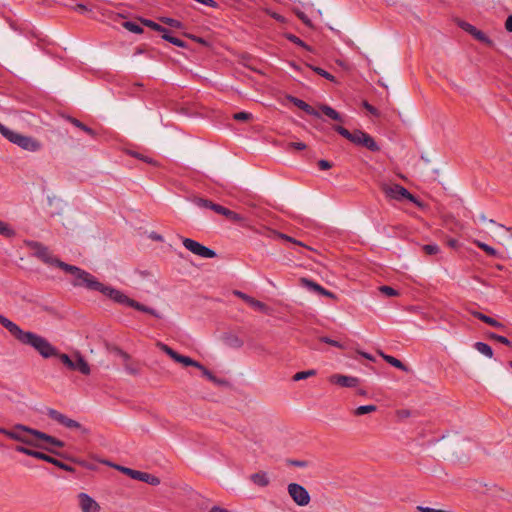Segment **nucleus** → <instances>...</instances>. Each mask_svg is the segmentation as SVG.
Returning <instances> with one entry per match:
<instances>
[{"instance_id": "56", "label": "nucleus", "mask_w": 512, "mask_h": 512, "mask_svg": "<svg viewBox=\"0 0 512 512\" xmlns=\"http://www.w3.org/2000/svg\"><path fill=\"white\" fill-rule=\"evenodd\" d=\"M227 218L232 220V221H234V222L242 221V217L239 214H237V213H235L233 211H230V214L227 216Z\"/></svg>"}, {"instance_id": "31", "label": "nucleus", "mask_w": 512, "mask_h": 512, "mask_svg": "<svg viewBox=\"0 0 512 512\" xmlns=\"http://www.w3.org/2000/svg\"><path fill=\"white\" fill-rule=\"evenodd\" d=\"M301 282H302L303 286H305L306 288H308L312 291H315L317 293H319L322 288V286H320L319 284H317L309 279H306V278H302Z\"/></svg>"}, {"instance_id": "33", "label": "nucleus", "mask_w": 512, "mask_h": 512, "mask_svg": "<svg viewBox=\"0 0 512 512\" xmlns=\"http://www.w3.org/2000/svg\"><path fill=\"white\" fill-rule=\"evenodd\" d=\"M162 37H163V39L169 41L170 43H172L178 47H185V43L182 40H180L176 37L170 36L167 31L163 32Z\"/></svg>"}, {"instance_id": "46", "label": "nucleus", "mask_w": 512, "mask_h": 512, "mask_svg": "<svg viewBox=\"0 0 512 512\" xmlns=\"http://www.w3.org/2000/svg\"><path fill=\"white\" fill-rule=\"evenodd\" d=\"M234 295L239 297L240 299H242L243 301H245L247 304H250L251 300L253 299V297L239 291V290H235L234 292Z\"/></svg>"}, {"instance_id": "44", "label": "nucleus", "mask_w": 512, "mask_h": 512, "mask_svg": "<svg viewBox=\"0 0 512 512\" xmlns=\"http://www.w3.org/2000/svg\"><path fill=\"white\" fill-rule=\"evenodd\" d=\"M296 15L298 16V18H299V19H300L304 24H306V25H307V26H309V27H312V23H311L310 19L307 17V15H306L304 12L297 10V11H296Z\"/></svg>"}, {"instance_id": "38", "label": "nucleus", "mask_w": 512, "mask_h": 512, "mask_svg": "<svg viewBox=\"0 0 512 512\" xmlns=\"http://www.w3.org/2000/svg\"><path fill=\"white\" fill-rule=\"evenodd\" d=\"M124 368L127 373L131 375H137L139 373V369L136 364L132 363L131 361H128L125 363Z\"/></svg>"}, {"instance_id": "55", "label": "nucleus", "mask_w": 512, "mask_h": 512, "mask_svg": "<svg viewBox=\"0 0 512 512\" xmlns=\"http://www.w3.org/2000/svg\"><path fill=\"white\" fill-rule=\"evenodd\" d=\"M318 166L321 170H327V169H330L332 167V164L327 161V160H320L318 162Z\"/></svg>"}, {"instance_id": "61", "label": "nucleus", "mask_w": 512, "mask_h": 512, "mask_svg": "<svg viewBox=\"0 0 512 512\" xmlns=\"http://www.w3.org/2000/svg\"><path fill=\"white\" fill-rule=\"evenodd\" d=\"M291 464L292 465H295V466H298V467H306L307 466V462L305 461H291Z\"/></svg>"}, {"instance_id": "15", "label": "nucleus", "mask_w": 512, "mask_h": 512, "mask_svg": "<svg viewBox=\"0 0 512 512\" xmlns=\"http://www.w3.org/2000/svg\"><path fill=\"white\" fill-rule=\"evenodd\" d=\"M331 383L340 385L342 387H355L359 380L356 377L334 374L329 378Z\"/></svg>"}, {"instance_id": "62", "label": "nucleus", "mask_w": 512, "mask_h": 512, "mask_svg": "<svg viewBox=\"0 0 512 512\" xmlns=\"http://www.w3.org/2000/svg\"><path fill=\"white\" fill-rule=\"evenodd\" d=\"M210 381L216 383V384H221L222 381L219 380L218 378H216L212 373L208 375L207 377Z\"/></svg>"}, {"instance_id": "9", "label": "nucleus", "mask_w": 512, "mask_h": 512, "mask_svg": "<svg viewBox=\"0 0 512 512\" xmlns=\"http://www.w3.org/2000/svg\"><path fill=\"white\" fill-rule=\"evenodd\" d=\"M47 415L51 419H53L56 422H58L59 424L65 426L66 428L79 430L82 434H88L89 433V429H87L86 427L81 425L79 422H77V421H75L73 419L68 418L66 415L60 413L59 411H57L55 409L49 408L47 410Z\"/></svg>"}, {"instance_id": "29", "label": "nucleus", "mask_w": 512, "mask_h": 512, "mask_svg": "<svg viewBox=\"0 0 512 512\" xmlns=\"http://www.w3.org/2000/svg\"><path fill=\"white\" fill-rule=\"evenodd\" d=\"M122 26L128 31L136 34H141L143 32V28L134 22L126 21L122 24Z\"/></svg>"}, {"instance_id": "54", "label": "nucleus", "mask_w": 512, "mask_h": 512, "mask_svg": "<svg viewBox=\"0 0 512 512\" xmlns=\"http://www.w3.org/2000/svg\"><path fill=\"white\" fill-rule=\"evenodd\" d=\"M13 130L9 129L8 127H6L5 125H3L1 122H0V133L2 136H4L6 139L9 137V134L12 132Z\"/></svg>"}, {"instance_id": "14", "label": "nucleus", "mask_w": 512, "mask_h": 512, "mask_svg": "<svg viewBox=\"0 0 512 512\" xmlns=\"http://www.w3.org/2000/svg\"><path fill=\"white\" fill-rule=\"evenodd\" d=\"M459 25L463 30L471 34L478 41L485 43L486 45L489 46L493 45V42L482 31L478 30L471 24L467 22H460Z\"/></svg>"}, {"instance_id": "17", "label": "nucleus", "mask_w": 512, "mask_h": 512, "mask_svg": "<svg viewBox=\"0 0 512 512\" xmlns=\"http://www.w3.org/2000/svg\"><path fill=\"white\" fill-rule=\"evenodd\" d=\"M70 370H77L84 375H89L91 372L89 364L79 352L74 353L73 367Z\"/></svg>"}, {"instance_id": "3", "label": "nucleus", "mask_w": 512, "mask_h": 512, "mask_svg": "<svg viewBox=\"0 0 512 512\" xmlns=\"http://www.w3.org/2000/svg\"><path fill=\"white\" fill-rule=\"evenodd\" d=\"M0 324L5 327L22 344L30 345L44 358L58 355V350L44 337L23 331L17 324L0 314Z\"/></svg>"}, {"instance_id": "64", "label": "nucleus", "mask_w": 512, "mask_h": 512, "mask_svg": "<svg viewBox=\"0 0 512 512\" xmlns=\"http://www.w3.org/2000/svg\"><path fill=\"white\" fill-rule=\"evenodd\" d=\"M210 512H229L228 510L224 509V508H220V507H212Z\"/></svg>"}, {"instance_id": "51", "label": "nucleus", "mask_w": 512, "mask_h": 512, "mask_svg": "<svg viewBox=\"0 0 512 512\" xmlns=\"http://www.w3.org/2000/svg\"><path fill=\"white\" fill-rule=\"evenodd\" d=\"M490 338H493V339L497 340L498 342L505 344V345L511 344V342L504 336H499V335L492 333V334H490Z\"/></svg>"}, {"instance_id": "59", "label": "nucleus", "mask_w": 512, "mask_h": 512, "mask_svg": "<svg viewBox=\"0 0 512 512\" xmlns=\"http://www.w3.org/2000/svg\"><path fill=\"white\" fill-rule=\"evenodd\" d=\"M505 28L507 31L512 32V15L507 17L505 22Z\"/></svg>"}, {"instance_id": "36", "label": "nucleus", "mask_w": 512, "mask_h": 512, "mask_svg": "<svg viewBox=\"0 0 512 512\" xmlns=\"http://www.w3.org/2000/svg\"><path fill=\"white\" fill-rule=\"evenodd\" d=\"M70 122L75 125L76 127L82 129L83 131H85L86 133L90 134V135H94V131L87 127L85 124H83L82 122H80L79 120L75 119V118H69Z\"/></svg>"}, {"instance_id": "26", "label": "nucleus", "mask_w": 512, "mask_h": 512, "mask_svg": "<svg viewBox=\"0 0 512 512\" xmlns=\"http://www.w3.org/2000/svg\"><path fill=\"white\" fill-rule=\"evenodd\" d=\"M376 410H377V407L375 405H364V406H359L358 408H356L354 410V414L357 416H361L364 414H369V413L375 412Z\"/></svg>"}, {"instance_id": "4", "label": "nucleus", "mask_w": 512, "mask_h": 512, "mask_svg": "<svg viewBox=\"0 0 512 512\" xmlns=\"http://www.w3.org/2000/svg\"><path fill=\"white\" fill-rule=\"evenodd\" d=\"M333 128L341 136H343L344 138H346L355 145L363 146L373 152L380 150V147L375 142V140L369 134L361 130H355L354 132H350L349 130L340 125H335Z\"/></svg>"}, {"instance_id": "45", "label": "nucleus", "mask_w": 512, "mask_h": 512, "mask_svg": "<svg viewBox=\"0 0 512 512\" xmlns=\"http://www.w3.org/2000/svg\"><path fill=\"white\" fill-rule=\"evenodd\" d=\"M213 211H215L216 213L224 215L225 217H227L230 214L231 210H229V209H227V208H225V207H223L221 205L216 204V206L213 207Z\"/></svg>"}, {"instance_id": "12", "label": "nucleus", "mask_w": 512, "mask_h": 512, "mask_svg": "<svg viewBox=\"0 0 512 512\" xmlns=\"http://www.w3.org/2000/svg\"><path fill=\"white\" fill-rule=\"evenodd\" d=\"M287 489L290 497L297 505L306 506L309 504L310 495L303 486L297 483H290Z\"/></svg>"}, {"instance_id": "32", "label": "nucleus", "mask_w": 512, "mask_h": 512, "mask_svg": "<svg viewBox=\"0 0 512 512\" xmlns=\"http://www.w3.org/2000/svg\"><path fill=\"white\" fill-rule=\"evenodd\" d=\"M316 374V371L311 369V370H307V371H301V372H298L296 373L294 376H293V380L294 381H300V380H303V379H307L311 376H314Z\"/></svg>"}, {"instance_id": "22", "label": "nucleus", "mask_w": 512, "mask_h": 512, "mask_svg": "<svg viewBox=\"0 0 512 512\" xmlns=\"http://www.w3.org/2000/svg\"><path fill=\"white\" fill-rule=\"evenodd\" d=\"M191 201L199 208H208V209H211L213 210V207L216 206L215 203H213L212 201L210 200H207V199H204V198H201V197H193L191 199Z\"/></svg>"}, {"instance_id": "53", "label": "nucleus", "mask_w": 512, "mask_h": 512, "mask_svg": "<svg viewBox=\"0 0 512 512\" xmlns=\"http://www.w3.org/2000/svg\"><path fill=\"white\" fill-rule=\"evenodd\" d=\"M478 218L481 222L483 223H489V224H492V225H495L498 227L499 224H497L493 219H487V217L485 216L484 213H480L478 215Z\"/></svg>"}, {"instance_id": "6", "label": "nucleus", "mask_w": 512, "mask_h": 512, "mask_svg": "<svg viewBox=\"0 0 512 512\" xmlns=\"http://www.w3.org/2000/svg\"><path fill=\"white\" fill-rule=\"evenodd\" d=\"M381 190L387 197L391 199H408L409 201L417 204L418 206L421 205L420 202L407 189H405L403 186L399 184L382 183Z\"/></svg>"}, {"instance_id": "16", "label": "nucleus", "mask_w": 512, "mask_h": 512, "mask_svg": "<svg viewBox=\"0 0 512 512\" xmlns=\"http://www.w3.org/2000/svg\"><path fill=\"white\" fill-rule=\"evenodd\" d=\"M286 100L293 103L296 107L303 110L307 114L315 116V117H320V113L316 109H314L312 106H310L309 104L304 102L303 100L298 99L291 95L286 96Z\"/></svg>"}, {"instance_id": "5", "label": "nucleus", "mask_w": 512, "mask_h": 512, "mask_svg": "<svg viewBox=\"0 0 512 512\" xmlns=\"http://www.w3.org/2000/svg\"><path fill=\"white\" fill-rule=\"evenodd\" d=\"M7 140L29 152H37L42 149V143L38 139L15 131L9 134Z\"/></svg>"}, {"instance_id": "25", "label": "nucleus", "mask_w": 512, "mask_h": 512, "mask_svg": "<svg viewBox=\"0 0 512 512\" xmlns=\"http://www.w3.org/2000/svg\"><path fill=\"white\" fill-rule=\"evenodd\" d=\"M272 234L274 235V237H276L278 239L291 242V243H293L295 245H298V246H301V247H305V245L302 242H300V241H298V240H296V239H294V238H292V237H290V236H288L286 234H283L281 232L272 231Z\"/></svg>"}, {"instance_id": "28", "label": "nucleus", "mask_w": 512, "mask_h": 512, "mask_svg": "<svg viewBox=\"0 0 512 512\" xmlns=\"http://www.w3.org/2000/svg\"><path fill=\"white\" fill-rule=\"evenodd\" d=\"M0 234L11 238L15 236V231L7 223L0 221Z\"/></svg>"}, {"instance_id": "37", "label": "nucleus", "mask_w": 512, "mask_h": 512, "mask_svg": "<svg viewBox=\"0 0 512 512\" xmlns=\"http://www.w3.org/2000/svg\"><path fill=\"white\" fill-rule=\"evenodd\" d=\"M440 248L438 245L436 244H427V245H424L423 246V251L427 254V255H434V254H437L439 252Z\"/></svg>"}, {"instance_id": "43", "label": "nucleus", "mask_w": 512, "mask_h": 512, "mask_svg": "<svg viewBox=\"0 0 512 512\" xmlns=\"http://www.w3.org/2000/svg\"><path fill=\"white\" fill-rule=\"evenodd\" d=\"M287 39L290 40L291 42H293V43H295V44H297L299 46H302V47H304V48L309 50V47L301 39H299L297 36H295L293 34H289V35H287Z\"/></svg>"}, {"instance_id": "35", "label": "nucleus", "mask_w": 512, "mask_h": 512, "mask_svg": "<svg viewBox=\"0 0 512 512\" xmlns=\"http://www.w3.org/2000/svg\"><path fill=\"white\" fill-rule=\"evenodd\" d=\"M161 22H163L164 24H167L171 27H174V28H178V29H181L183 27L182 23L178 20H175L173 18H168V17H162L160 18Z\"/></svg>"}, {"instance_id": "1", "label": "nucleus", "mask_w": 512, "mask_h": 512, "mask_svg": "<svg viewBox=\"0 0 512 512\" xmlns=\"http://www.w3.org/2000/svg\"><path fill=\"white\" fill-rule=\"evenodd\" d=\"M28 246L34 250L35 255L43 262L51 265H57L65 272L73 275L75 278L73 281L74 286H84L87 289L99 291L117 303L128 305L139 311L149 313L155 317H159V314L154 309H151L133 299H130L128 296L117 289L102 284L90 273L80 269L79 267L62 262L58 258L54 257L48 248L42 244L38 242H29Z\"/></svg>"}, {"instance_id": "13", "label": "nucleus", "mask_w": 512, "mask_h": 512, "mask_svg": "<svg viewBox=\"0 0 512 512\" xmlns=\"http://www.w3.org/2000/svg\"><path fill=\"white\" fill-rule=\"evenodd\" d=\"M78 506L81 512H100L99 503L87 493L81 492L77 495Z\"/></svg>"}, {"instance_id": "40", "label": "nucleus", "mask_w": 512, "mask_h": 512, "mask_svg": "<svg viewBox=\"0 0 512 512\" xmlns=\"http://www.w3.org/2000/svg\"><path fill=\"white\" fill-rule=\"evenodd\" d=\"M313 71H315L318 75L330 80V81H335V78L333 75H331L330 73H328L327 71L323 70L322 68L320 67H311Z\"/></svg>"}, {"instance_id": "34", "label": "nucleus", "mask_w": 512, "mask_h": 512, "mask_svg": "<svg viewBox=\"0 0 512 512\" xmlns=\"http://www.w3.org/2000/svg\"><path fill=\"white\" fill-rule=\"evenodd\" d=\"M56 357H58L60 359V361L69 369H71V367H73V360H74V357L73 358H70L67 354H64V353H59L58 352V355H55Z\"/></svg>"}, {"instance_id": "20", "label": "nucleus", "mask_w": 512, "mask_h": 512, "mask_svg": "<svg viewBox=\"0 0 512 512\" xmlns=\"http://www.w3.org/2000/svg\"><path fill=\"white\" fill-rule=\"evenodd\" d=\"M472 315H474L476 318L482 320L483 322L487 323L488 325H491L493 327H496V328H502L503 325L496 321L495 319L489 317V316H486L480 312H477V311H473L472 312Z\"/></svg>"}, {"instance_id": "48", "label": "nucleus", "mask_w": 512, "mask_h": 512, "mask_svg": "<svg viewBox=\"0 0 512 512\" xmlns=\"http://www.w3.org/2000/svg\"><path fill=\"white\" fill-rule=\"evenodd\" d=\"M234 295L239 297L240 299H242L243 301H245L247 304H250L251 300L253 299V297L239 291V290H235L234 292Z\"/></svg>"}, {"instance_id": "23", "label": "nucleus", "mask_w": 512, "mask_h": 512, "mask_svg": "<svg viewBox=\"0 0 512 512\" xmlns=\"http://www.w3.org/2000/svg\"><path fill=\"white\" fill-rule=\"evenodd\" d=\"M252 308L265 314H271V309L263 302L253 298L249 304Z\"/></svg>"}, {"instance_id": "18", "label": "nucleus", "mask_w": 512, "mask_h": 512, "mask_svg": "<svg viewBox=\"0 0 512 512\" xmlns=\"http://www.w3.org/2000/svg\"><path fill=\"white\" fill-rule=\"evenodd\" d=\"M251 481L261 487H265L269 484V477L265 472H257L250 476Z\"/></svg>"}, {"instance_id": "58", "label": "nucleus", "mask_w": 512, "mask_h": 512, "mask_svg": "<svg viewBox=\"0 0 512 512\" xmlns=\"http://www.w3.org/2000/svg\"><path fill=\"white\" fill-rule=\"evenodd\" d=\"M74 10L77 11V12H80V13H86L89 11V9L83 5V4H77L75 7H74Z\"/></svg>"}, {"instance_id": "60", "label": "nucleus", "mask_w": 512, "mask_h": 512, "mask_svg": "<svg viewBox=\"0 0 512 512\" xmlns=\"http://www.w3.org/2000/svg\"><path fill=\"white\" fill-rule=\"evenodd\" d=\"M319 294H321V295H323V296H326V297L335 298V295H334L332 292H330V291L326 290V289H325V288H323V287L321 288V290H320Z\"/></svg>"}, {"instance_id": "21", "label": "nucleus", "mask_w": 512, "mask_h": 512, "mask_svg": "<svg viewBox=\"0 0 512 512\" xmlns=\"http://www.w3.org/2000/svg\"><path fill=\"white\" fill-rule=\"evenodd\" d=\"M379 354L382 356V358L389 364H391L392 366L400 369V370H403V371H407V367L398 359H396L395 357L393 356H390V355H386L382 352H379Z\"/></svg>"}, {"instance_id": "41", "label": "nucleus", "mask_w": 512, "mask_h": 512, "mask_svg": "<svg viewBox=\"0 0 512 512\" xmlns=\"http://www.w3.org/2000/svg\"><path fill=\"white\" fill-rule=\"evenodd\" d=\"M379 289L381 293L388 297H394L398 295V292L390 286H381Z\"/></svg>"}, {"instance_id": "57", "label": "nucleus", "mask_w": 512, "mask_h": 512, "mask_svg": "<svg viewBox=\"0 0 512 512\" xmlns=\"http://www.w3.org/2000/svg\"><path fill=\"white\" fill-rule=\"evenodd\" d=\"M230 345L236 348H240L243 345V342L238 337H232Z\"/></svg>"}, {"instance_id": "19", "label": "nucleus", "mask_w": 512, "mask_h": 512, "mask_svg": "<svg viewBox=\"0 0 512 512\" xmlns=\"http://www.w3.org/2000/svg\"><path fill=\"white\" fill-rule=\"evenodd\" d=\"M319 109L327 117H329V118H331V119H333L335 121H339V122L343 121L341 115L335 109H333L332 107H330L328 105H325V104H321V105H319Z\"/></svg>"}, {"instance_id": "42", "label": "nucleus", "mask_w": 512, "mask_h": 512, "mask_svg": "<svg viewBox=\"0 0 512 512\" xmlns=\"http://www.w3.org/2000/svg\"><path fill=\"white\" fill-rule=\"evenodd\" d=\"M320 341H322V342H324L326 344L335 346V347L340 348V349L344 348V346L340 342L332 340V339H330V338H328L326 336L320 337Z\"/></svg>"}, {"instance_id": "2", "label": "nucleus", "mask_w": 512, "mask_h": 512, "mask_svg": "<svg viewBox=\"0 0 512 512\" xmlns=\"http://www.w3.org/2000/svg\"><path fill=\"white\" fill-rule=\"evenodd\" d=\"M0 433L15 441H19L36 448L44 449L51 453H55L52 447L64 446L62 441L22 424H16L11 430L0 427Z\"/></svg>"}, {"instance_id": "63", "label": "nucleus", "mask_w": 512, "mask_h": 512, "mask_svg": "<svg viewBox=\"0 0 512 512\" xmlns=\"http://www.w3.org/2000/svg\"><path fill=\"white\" fill-rule=\"evenodd\" d=\"M448 245L451 247V248H457L458 247V241L456 239H450L448 240Z\"/></svg>"}, {"instance_id": "39", "label": "nucleus", "mask_w": 512, "mask_h": 512, "mask_svg": "<svg viewBox=\"0 0 512 512\" xmlns=\"http://www.w3.org/2000/svg\"><path fill=\"white\" fill-rule=\"evenodd\" d=\"M233 118L237 121H249L253 118V116L248 112H238L233 115Z\"/></svg>"}, {"instance_id": "11", "label": "nucleus", "mask_w": 512, "mask_h": 512, "mask_svg": "<svg viewBox=\"0 0 512 512\" xmlns=\"http://www.w3.org/2000/svg\"><path fill=\"white\" fill-rule=\"evenodd\" d=\"M182 243L187 250L202 258H213L216 256L215 251L190 238H183Z\"/></svg>"}, {"instance_id": "30", "label": "nucleus", "mask_w": 512, "mask_h": 512, "mask_svg": "<svg viewBox=\"0 0 512 512\" xmlns=\"http://www.w3.org/2000/svg\"><path fill=\"white\" fill-rule=\"evenodd\" d=\"M474 243L480 249H482L484 252H486L488 255H490V256H497V251L493 247H491V246H489V245H487V244H485V243H483L481 241H478V240H475Z\"/></svg>"}, {"instance_id": "24", "label": "nucleus", "mask_w": 512, "mask_h": 512, "mask_svg": "<svg viewBox=\"0 0 512 512\" xmlns=\"http://www.w3.org/2000/svg\"><path fill=\"white\" fill-rule=\"evenodd\" d=\"M474 347L479 353H481L489 358H491L493 356L492 348L486 343L476 342Z\"/></svg>"}, {"instance_id": "10", "label": "nucleus", "mask_w": 512, "mask_h": 512, "mask_svg": "<svg viewBox=\"0 0 512 512\" xmlns=\"http://www.w3.org/2000/svg\"><path fill=\"white\" fill-rule=\"evenodd\" d=\"M16 451L17 452H20V453H23L25 455H28V456H31V457H34V458H37V459H40V460H43V461H46V462H49L63 470H66V471H72L73 468L71 466H68L66 464H64L63 462H60L59 460L45 454V453H42V452H39V451H36V450H32V449H29V448H26L24 446H18L16 447Z\"/></svg>"}, {"instance_id": "8", "label": "nucleus", "mask_w": 512, "mask_h": 512, "mask_svg": "<svg viewBox=\"0 0 512 512\" xmlns=\"http://www.w3.org/2000/svg\"><path fill=\"white\" fill-rule=\"evenodd\" d=\"M111 466L117 469L118 471L122 472L123 474L131 477L132 479L139 480L153 486H157L160 484V479L152 474L141 472L138 470H133L131 468L116 464H112Z\"/></svg>"}, {"instance_id": "50", "label": "nucleus", "mask_w": 512, "mask_h": 512, "mask_svg": "<svg viewBox=\"0 0 512 512\" xmlns=\"http://www.w3.org/2000/svg\"><path fill=\"white\" fill-rule=\"evenodd\" d=\"M363 107L369 112L371 113L372 115L378 117L380 115L379 111L373 107L372 105H370L368 102H364L363 103Z\"/></svg>"}, {"instance_id": "49", "label": "nucleus", "mask_w": 512, "mask_h": 512, "mask_svg": "<svg viewBox=\"0 0 512 512\" xmlns=\"http://www.w3.org/2000/svg\"><path fill=\"white\" fill-rule=\"evenodd\" d=\"M288 148L296 149V150H304V149H306V144L303 142H290V143H288Z\"/></svg>"}, {"instance_id": "27", "label": "nucleus", "mask_w": 512, "mask_h": 512, "mask_svg": "<svg viewBox=\"0 0 512 512\" xmlns=\"http://www.w3.org/2000/svg\"><path fill=\"white\" fill-rule=\"evenodd\" d=\"M140 21L144 26L149 27L155 31H158L161 33L166 32V29L164 27H162L161 25H159L151 20L141 18Z\"/></svg>"}, {"instance_id": "47", "label": "nucleus", "mask_w": 512, "mask_h": 512, "mask_svg": "<svg viewBox=\"0 0 512 512\" xmlns=\"http://www.w3.org/2000/svg\"><path fill=\"white\" fill-rule=\"evenodd\" d=\"M234 295L239 297L240 299H242L243 301H245L247 304H250L251 300L253 299V297L239 291V290H235L234 292Z\"/></svg>"}, {"instance_id": "52", "label": "nucleus", "mask_w": 512, "mask_h": 512, "mask_svg": "<svg viewBox=\"0 0 512 512\" xmlns=\"http://www.w3.org/2000/svg\"><path fill=\"white\" fill-rule=\"evenodd\" d=\"M113 349L117 350V355H119L122 358V360L124 361V364L126 362L130 361V356L126 352H124L123 350H121L118 347H114Z\"/></svg>"}, {"instance_id": "7", "label": "nucleus", "mask_w": 512, "mask_h": 512, "mask_svg": "<svg viewBox=\"0 0 512 512\" xmlns=\"http://www.w3.org/2000/svg\"><path fill=\"white\" fill-rule=\"evenodd\" d=\"M159 347L168 356H170L174 361L182 364L183 366H193V367H196V368H198V369H200L202 371V373H203V375L205 377H208V375L211 374V372L209 370H207L202 364H200L199 362L193 360L192 358H190L188 356H184V355H181V354L177 353L176 351H174L172 348H170L166 344L160 343Z\"/></svg>"}]
</instances>
